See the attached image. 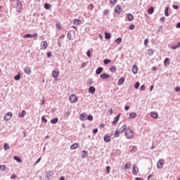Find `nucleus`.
Returning a JSON list of instances; mask_svg holds the SVG:
<instances>
[{"label":"nucleus","instance_id":"f257e3e1","mask_svg":"<svg viewBox=\"0 0 180 180\" xmlns=\"http://www.w3.org/2000/svg\"><path fill=\"white\" fill-rule=\"evenodd\" d=\"M134 136V132L133 131V130L130 129V128H128L126 129L125 136L127 139H133Z\"/></svg>","mask_w":180,"mask_h":180},{"label":"nucleus","instance_id":"f03ea898","mask_svg":"<svg viewBox=\"0 0 180 180\" xmlns=\"http://www.w3.org/2000/svg\"><path fill=\"white\" fill-rule=\"evenodd\" d=\"M69 102L70 103H75V102H78V97H77L75 94H72L69 98Z\"/></svg>","mask_w":180,"mask_h":180},{"label":"nucleus","instance_id":"7ed1b4c3","mask_svg":"<svg viewBox=\"0 0 180 180\" xmlns=\"http://www.w3.org/2000/svg\"><path fill=\"white\" fill-rule=\"evenodd\" d=\"M53 78H54L55 81H58V77L60 75V71L58 70H53L51 74Z\"/></svg>","mask_w":180,"mask_h":180},{"label":"nucleus","instance_id":"20e7f679","mask_svg":"<svg viewBox=\"0 0 180 180\" xmlns=\"http://www.w3.org/2000/svg\"><path fill=\"white\" fill-rule=\"evenodd\" d=\"M115 12L116 15H120V13H122V12H123V8H122V6L117 5L115 8Z\"/></svg>","mask_w":180,"mask_h":180},{"label":"nucleus","instance_id":"39448f33","mask_svg":"<svg viewBox=\"0 0 180 180\" xmlns=\"http://www.w3.org/2000/svg\"><path fill=\"white\" fill-rule=\"evenodd\" d=\"M17 12H20L22 9H23V6L22 5V2L20 1L17 0V6H16Z\"/></svg>","mask_w":180,"mask_h":180},{"label":"nucleus","instance_id":"423d86ee","mask_svg":"<svg viewBox=\"0 0 180 180\" xmlns=\"http://www.w3.org/2000/svg\"><path fill=\"white\" fill-rule=\"evenodd\" d=\"M165 162V160H164V159L159 160L157 165L158 169H161L162 168Z\"/></svg>","mask_w":180,"mask_h":180},{"label":"nucleus","instance_id":"0eeeda50","mask_svg":"<svg viewBox=\"0 0 180 180\" xmlns=\"http://www.w3.org/2000/svg\"><path fill=\"white\" fill-rule=\"evenodd\" d=\"M12 116H13L12 112H8L4 115V120H6V122H7L8 120H11V119H12Z\"/></svg>","mask_w":180,"mask_h":180},{"label":"nucleus","instance_id":"6e6552de","mask_svg":"<svg viewBox=\"0 0 180 180\" xmlns=\"http://www.w3.org/2000/svg\"><path fill=\"white\" fill-rule=\"evenodd\" d=\"M49 46V44H47V42L46 41H43L41 42V50H46V49H47V46Z\"/></svg>","mask_w":180,"mask_h":180},{"label":"nucleus","instance_id":"1a4fd4ad","mask_svg":"<svg viewBox=\"0 0 180 180\" xmlns=\"http://www.w3.org/2000/svg\"><path fill=\"white\" fill-rule=\"evenodd\" d=\"M100 77L101 79H109V78H110V75H108V73H103Z\"/></svg>","mask_w":180,"mask_h":180},{"label":"nucleus","instance_id":"9d476101","mask_svg":"<svg viewBox=\"0 0 180 180\" xmlns=\"http://www.w3.org/2000/svg\"><path fill=\"white\" fill-rule=\"evenodd\" d=\"M126 129H127V125L124 124L122 127H120V128H118L117 130H118V131L122 134V133H123V131H124V130H126Z\"/></svg>","mask_w":180,"mask_h":180},{"label":"nucleus","instance_id":"9b49d317","mask_svg":"<svg viewBox=\"0 0 180 180\" xmlns=\"http://www.w3.org/2000/svg\"><path fill=\"white\" fill-rule=\"evenodd\" d=\"M87 116H88V115L86 113H85V112L82 113L79 115V119H80V120L85 121V120H86Z\"/></svg>","mask_w":180,"mask_h":180},{"label":"nucleus","instance_id":"f8f14e48","mask_svg":"<svg viewBox=\"0 0 180 180\" xmlns=\"http://www.w3.org/2000/svg\"><path fill=\"white\" fill-rule=\"evenodd\" d=\"M24 72L27 74V75H30L32 74V69L29 67H25L24 69Z\"/></svg>","mask_w":180,"mask_h":180},{"label":"nucleus","instance_id":"ddd939ff","mask_svg":"<svg viewBox=\"0 0 180 180\" xmlns=\"http://www.w3.org/2000/svg\"><path fill=\"white\" fill-rule=\"evenodd\" d=\"M138 172H139V167H136V165H134L132 168V174L134 175H137Z\"/></svg>","mask_w":180,"mask_h":180},{"label":"nucleus","instance_id":"4468645a","mask_svg":"<svg viewBox=\"0 0 180 180\" xmlns=\"http://www.w3.org/2000/svg\"><path fill=\"white\" fill-rule=\"evenodd\" d=\"M132 72L134 75H136V74H137V72H139V68H137V65H134L132 66Z\"/></svg>","mask_w":180,"mask_h":180},{"label":"nucleus","instance_id":"2eb2a0df","mask_svg":"<svg viewBox=\"0 0 180 180\" xmlns=\"http://www.w3.org/2000/svg\"><path fill=\"white\" fill-rule=\"evenodd\" d=\"M119 119H120V115H117L114 118V121L112 122V124H116L119 122Z\"/></svg>","mask_w":180,"mask_h":180},{"label":"nucleus","instance_id":"dca6fc26","mask_svg":"<svg viewBox=\"0 0 180 180\" xmlns=\"http://www.w3.org/2000/svg\"><path fill=\"white\" fill-rule=\"evenodd\" d=\"M78 147H79V145H78L77 143H75L70 146V150H76V148H78Z\"/></svg>","mask_w":180,"mask_h":180},{"label":"nucleus","instance_id":"f3484780","mask_svg":"<svg viewBox=\"0 0 180 180\" xmlns=\"http://www.w3.org/2000/svg\"><path fill=\"white\" fill-rule=\"evenodd\" d=\"M36 36H37V34H34V35L30 34H27L24 35L22 37L24 39H27V38H30V37H36Z\"/></svg>","mask_w":180,"mask_h":180},{"label":"nucleus","instance_id":"a211bd4d","mask_svg":"<svg viewBox=\"0 0 180 180\" xmlns=\"http://www.w3.org/2000/svg\"><path fill=\"white\" fill-rule=\"evenodd\" d=\"M53 173L51 171L48 172L46 174V180H49L50 176H53Z\"/></svg>","mask_w":180,"mask_h":180},{"label":"nucleus","instance_id":"6ab92c4d","mask_svg":"<svg viewBox=\"0 0 180 180\" xmlns=\"http://www.w3.org/2000/svg\"><path fill=\"white\" fill-rule=\"evenodd\" d=\"M124 81H125L124 77H121L118 81L117 85L119 86L123 85L124 84Z\"/></svg>","mask_w":180,"mask_h":180},{"label":"nucleus","instance_id":"aec40b11","mask_svg":"<svg viewBox=\"0 0 180 180\" xmlns=\"http://www.w3.org/2000/svg\"><path fill=\"white\" fill-rule=\"evenodd\" d=\"M103 71V68H98L97 70H96V74H97V75H99V74H102V72Z\"/></svg>","mask_w":180,"mask_h":180},{"label":"nucleus","instance_id":"412c9836","mask_svg":"<svg viewBox=\"0 0 180 180\" xmlns=\"http://www.w3.org/2000/svg\"><path fill=\"white\" fill-rule=\"evenodd\" d=\"M73 25H75L76 26H79V25H81V20L75 19L73 20Z\"/></svg>","mask_w":180,"mask_h":180},{"label":"nucleus","instance_id":"4be33fe9","mask_svg":"<svg viewBox=\"0 0 180 180\" xmlns=\"http://www.w3.org/2000/svg\"><path fill=\"white\" fill-rule=\"evenodd\" d=\"M150 116L152 117H153V119H158V113H157L156 112H150Z\"/></svg>","mask_w":180,"mask_h":180},{"label":"nucleus","instance_id":"5701e85b","mask_svg":"<svg viewBox=\"0 0 180 180\" xmlns=\"http://www.w3.org/2000/svg\"><path fill=\"white\" fill-rule=\"evenodd\" d=\"M110 140H111L110 136L106 135V136H104V141L105 143H110Z\"/></svg>","mask_w":180,"mask_h":180},{"label":"nucleus","instance_id":"b1692460","mask_svg":"<svg viewBox=\"0 0 180 180\" xmlns=\"http://www.w3.org/2000/svg\"><path fill=\"white\" fill-rule=\"evenodd\" d=\"M127 19H128V20H129V22L133 21V20L134 19V17L133 16V14L129 13V14L127 15Z\"/></svg>","mask_w":180,"mask_h":180},{"label":"nucleus","instance_id":"393cba45","mask_svg":"<svg viewBox=\"0 0 180 180\" xmlns=\"http://www.w3.org/2000/svg\"><path fill=\"white\" fill-rule=\"evenodd\" d=\"M95 91H96V89L92 86L89 89V94H95Z\"/></svg>","mask_w":180,"mask_h":180},{"label":"nucleus","instance_id":"a878e982","mask_svg":"<svg viewBox=\"0 0 180 180\" xmlns=\"http://www.w3.org/2000/svg\"><path fill=\"white\" fill-rule=\"evenodd\" d=\"M19 117H25L26 116V111L22 110V112L18 114Z\"/></svg>","mask_w":180,"mask_h":180},{"label":"nucleus","instance_id":"bb28decb","mask_svg":"<svg viewBox=\"0 0 180 180\" xmlns=\"http://www.w3.org/2000/svg\"><path fill=\"white\" fill-rule=\"evenodd\" d=\"M137 116V114L136 112H131L129 116V119H134Z\"/></svg>","mask_w":180,"mask_h":180},{"label":"nucleus","instance_id":"cd10ccee","mask_svg":"<svg viewBox=\"0 0 180 180\" xmlns=\"http://www.w3.org/2000/svg\"><path fill=\"white\" fill-rule=\"evenodd\" d=\"M148 13L149 15H153V13H154V8L153 7H150L148 10Z\"/></svg>","mask_w":180,"mask_h":180},{"label":"nucleus","instance_id":"c85d7f7f","mask_svg":"<svg viewBox=\"0 0 180 180\" xmlns=\"http://www.w3.org/2000/svg\"><path fill=\"white\" fill-rule=\"evenodd\" d=\"M86 157H88V153H86V151L83 150L82 152V158H86Z\"/></svg>","mask_w":180,"mask_h":180},{"label":"nucleus","instance_id":"c756f323","mask_svg":"<svg viewBox=\"0 0 180 180\" xmlns=\"http://www.w3.org/2000/svg\"><path fill=\"white\" fill-rule=\"evenodd\" d=\"M154 54V50L153 49H149L148 50V55H149L150 57Z\"/></svg>","mask_w":180,"mask_h":180},{"label":"nucleus","instance_id":"7c9ffc66","mask_svg":"<svg viewBox=\"0 0 180 180\" xmlns=\"http://www.w3.org/2000/svg\"><path fill=\"white\" fill-rule=\"evenodd\" d=\"M51 123L52 124H56V123H58V118L56 117L54 119L51 120Z\"/></svg>","mask_w":180,"mask_h":180},{"label":"nucleus","instance_id":"2f4dec72","mask_svg":"<svg viewBox=\"0 0 180 180\" xmlns=\"http://www.w3.org/2000/svg\"><path fill=\"white\" fill-rule=\"evenodd\" d=\"M180 47V42H178L177 43V45L176 46H172L170 48L172 49V50H176V49L179 48Z\"/></svg>","mask_w":180,"mask_h":180},{"label":"nucleus","instance_id":"473e14b6","mask_svg":"<svg viewBox=\"0 0 180 180\" xmlns=\"http://www.w3.org/2000/svg\"><path fill=\"white\" fill-rule=\"evenodd\" d=\"M164 65H169V58H166L164 60Z\"/></svg>","mask_w":180,"mask_h":180},{"label":"nucleus","instance_id":"72a5a7b5","mask_svg":"<svg viewBox=\"0 0 180 180\" xmlns=\"http://www.w3.org/2000/svg\"><path fill=\"white\" fill-rule=\"evenodd\" d=\"M44 8L48 10L51 9V4H49L48 3H46L44 4Z\"/></svg>","mask_w":180,"mask_h":180},{"label":"nucleus","instance_id":"f704fd0d","mask_svg":"<svg viewBox=\"0 0 180 180\" xmlns=\"http://www.w3.org/2000/svg\"><path fill=\"white\" fill-rule=\"evenodd\" d=\"M56 29H58L59 30H61V29H63L61 24L60 22H57L56 24Z\"/></svg>","mask_w":180,"mask_h":180},{"label":"nucleus","instance_id":"c9c22d12","mask_svg":"<svg viewBox=\"0 0 180 180\" xmlns=\"http://www.w3.org/2000/svg\"><path fill=\"white\" fill-rule=\"evenodd\" d=\"M13 159L15 160V161H17V162H22V160L20 159V158H19L18 156H14Z\"/></svg>","mask_w":180,"mask_h":180},{"label":"nucleus","instance_id":"e433bc0d","mask_svg":"<svg viewBox=\"0 0 180 180\" xmlns=\"http://www.w3.org/2000/svg\"><path fill=\"white\" fill-rule=\"evenodd\" d=\"M120 132L118 131V129H117L114 134V137H119V136L120 135Z\"/></svg>","mask_w":180,"mask_h":180},{"label":"nucleus","instance_id":"4c0bfd02","mask_svg":"<svg viewBox=\"0 0 180 180\" xmlns=\"http://www.w3.org/2000/svg\"><path fill=\"white\" fill-rule=\"evenodd\" d=\"M105 39H110V37H112V35L110 33L105 32Z\"/></svg>","mask_w":180,"mask_h":180},{"label":"nucleus","instance_id":"58836bf2","mask_svg":"<svg viewBox=\"0 0 180 180\" xmlns=\"http://www.w3.org/2000/svg\"><path fill=\"white\" fill-rule=\"evenodd\" d=\"M115 43H117V44H120V43H122V38L120 37V38H117L115 39Z\"/></svg>","mask_w":180,"mask_h":180},{"label":"nucleus","instance_id":"ea45409f","mask_svg":"<svg viewBox=\"0 0 180 180\" xmlns=\"http://www.w3.org/2000/svg\"><path fill=\"white\" fill-rule=\"evenodd\" d=\"M131 167V164H130V163H127V164H125V165H124V168H125V169H129V168Z\"/></svg>","mask_w":180,"mask_h":180},{"label":"nucleus","instance_id":"a19ab883","mask_svg":"<svg viewBox=\"0 0 180 180\" xmlns=\"http://www.w3.org/2000/svg\"><path fill=\"white\" fill-rule=\"evenodd\" d=\"M110 71L111 72H115V71H116V66L113 65L110 68Z\"/></svg>","mask_w":180,"mask_h":180},{"label":"nucleus","instance_id":"79ce46f5","mask_svg":"<svg viewBox=\"0 0 180 180\" xmlns=\"http://www.w3.org/2000/svg\"><path fill=\"white\" fill-rule=\"evenodd\" d=\"M103 63L104 64H109L110 63H112V60L110 59H105Z\"/></svg>","mask_w":180,"mask_h":180},{"label":"nucleus","instance_id":"37998d69","mask_svg":"<svg viewBox=\"0 0 180 180\" xmlns=\"http://www.w3.org/2000/svg\"><path fill=\"white\" fill-rule=\"evenodd\" d=\"M4 150H9V148H10L9 144H8V143H4Z\"/></svg>","mask_w":180,"mask_h":180},{"label":"nucleus","instance_id":"c03bdc74","mask_svg":"<svg viewBox=\"0 0 180 180\" xmlns=\"http://www.w3.org/2000/svg\"><path fill=\"white\" fill-rule=\"evenodd\" d=\"M14 79H15V81H19V79H20V74L15 75Z\"/></svg>","mask_w":180,"mask_h":180},{"label":"nucleus","instance_id":"a18cd8bd","mask_svg":"<svg viewBox=\"0 0 180 180\" xmlns=\"http://www.w3.org/2000/svg\"><path fill=\"white\" fill-rule=\"evenodd\" d=\"M134 88L139 89V88H140V82H137L134 85Z\"/></svg>","mask_w":180,"mask_h":180},{"label":"nucleus","instance_id":"49530a36","mask_svg":"<svg viewBox=\"0 0 180 180\" xmlns=\"http://www.w3.org/2000/svg\"><path fill=\"white\" fill-rule=\"evenodd\" d=\"M136 151H137V147L136 146H133L131 150V153H136Z\"/></svg>","mask_w":180,"mask_h":180},{"label":"nucleus","instance_id":"de8ad7c7","mask_svg":"<svg viewBox=\"0 0 180 180\" xmlns=\"http://www.w3.org/2000/svg\"><path fill=\"white\" fill-rule=\"evenodd\" d=\"M86 119H87V120L92 121V120H94V117L91 115H90L89 116L87 115Z\"/></svg>","mask_w":180,"mask_h":180},{"label":"nucleus","instance_id":"09e8293b","mask_svg":"<svg viewBox=\"0 0 180 180\" xmlns=\"http://www.w3.org/2000/svg\"><path fill=\"white\" fill-rule=\"evenodd\" d=\"M5 168H6V166L4 165H2L0 166V171H5Z\"/></svg>","mask_w":180,"mask_h":180},{"label":"nucleus","instance_id":"8fccbe9b","mask_svg":"<svg viewBox=\"0 0 180 180\" xmlns=\"http://www.w3.org/2000/svg\"><path fill=\"white\" fill-rule=\"evenodd\" d=\"M169 8L167 7L166 10L165 11V16H169V13H168Z\"/></svg>","mask_w":180,"mask_h":180},{"label":"nucleus","instance_id":"3c124183","mask_svg":"<svg viewBox=\"0 0 180 180\" xmlns=\"http://www.w3.org/2000/svg\"><path fill=\"white\" fill-rule=\"evenodd\" d=\"M87 9H89L90 11H92L94 9V4H90L88 6Z\"/></svg>","mask_w":180,"mask_h":180},{"label":"nucleus","instance_id":"603ef678","mask_svg":"<svg viewBox=\"0 0 180 180\" xmlns=\"http://www.w3.org/2000/svg\"><path fill=\"white\" fill-rule=\"evenodd\" d=\"M107 174H110V166L106 167Z\"/></svg>","mask_w":180,"mask_h":180},{"label":"nucleus","instance_id":"864d4df0","mask_svg":"<svg viewBox=\"0 0 180 180\" xmlns=\"http://www.w3.org/2000/svg\"><path fill=\"white\" fill-rule=\"evenodd\" d=\"M116 2H117V0H110L111 5H115Z\"/></svg>","mask_w":180,"mask_h":180},{"label":"nucleus","instance_id":"5fc2aeb1","mask_svg":"<svg viewBox=\"0 0 180 180\" xmlns=\"http://www.w3.org/2000/svg\"><path fill=\"white\" fill-rule=\"evenodd\" d=\"M16 178H18V176H16V174H12L11 176V179H16Z\"/></svg>","mask_w":180,"mask_h":180},{"label":"nucleus","instance_id":"6e6d98bb","mask_svg":"<svg viewBox=\"0 0 180 180\" xmlns=\"http://www.w3.org/2000/svg\"><path fill=\"white\" fill-rule=\"evenodd\" d=\"M41 120L44 123H47V119L44 118V116H42Z\"/></svg>","mask_w":180,"mask_h":180},{"label":"nucleus","instance_id":"4d7b16f0","mask_svg":"<svg viewBox=\"0 0 180 180\" xmlns=\"http://www.w3.org/2000/svg\"><path fill=\"white\" fill-rule=\"evenodd\" d=\"M141 91H146V86L143 84L140 87Z\"/></svg>","mask_w":180,"mask_h":180},{"label":"nucleus","instance_id":"13d9d810","mask_svg":"<svg viewBox=\"0 0 180 180\" xmlns=\"http://www.w3.org/2000/svg\"><path fill=\"white\" fill-rule=\"evenodd\" d=\"M136 27L134 26V25H131L130 26H129V30H134V28H135Z\"/></svg>","mask_w":180,"mask_h":180},{"label":"nucleus","instance_id":"bf43d9fd","mask_svg":"<svg viewBox=\"0 0 180 180\" xmlns=\"http://www.w3.org/2000/svg\"><path fill=\"white\" fill-rule=\"evenodd\" d=\"M86 56H87V57H89V58H91V51H87V52H86Z\"/></svg>","mask_w":180,"mask_h":180},{"label":"nucleus","instance_id":"052dcab7","mask_svg":"<svg viewBox=\"0 0 180 180\" xmlns=\"http://www.w3.org/2000/svg\"><path fill=\"white\" fill-rule=\"evenodd\" d=\"M144 44H145V46H148V39H146L144 40Z\"/></svg>","mask_w":180,"mask_h":180},{"label":"nucleus","instance_id":"680f3d73","mask_svg":"<svg viewBox=\"0 0 180 180\" xmlns=\"http://www.w3.org/2000/svg\"><path fill=\"white\" fill-rule=\"evenodd\" d=\"M68 39H69V40H71V39H72L71 32L68 33Z\"/></svg>","mask_w":180,"mask_h":180},{"label":"nucleus","instance_id":"e2e57ef3","mask_svg":"<svg viewBox=\"0 0 180 180\" xmlns=\"http://www.w3.org/2000/svg\"><path fill=\"white\" fill-rule=\"evenodd\" d=\"M103 14H104V15H109V10H105V11H103Z\"/></svg>","mask_w":180,"mask_h":180},{"label":"nucleus","instance_id":"0e129e2a","mask_svg":"<svg viewBox=\"0 0 180 180\" xmlns=\"http://www.w3.org/2000/svg\"><path fill=\"white\" fill-rule=\"evenodd\" d=\"M108 113H110V115H112V113H113V109L110 108L109 110H108Z\"/></svg>","mask_w":180,"mask_h":180},{"label":"nucleus","instance_id":"69168bd1","mask_svg":"<svg viewBox=\"0 0 180 180\" xmlns=\"http://www.w3.org/2000/svg\"><path fill=\"white\" fill-rule=\"evenodd\" d=\"M51 52H48L47 53V57L49 58H50V57H51Z\"/></svg>","mask_w":180,"mask_h":180},{"label":"nucleus","instance_id":"338daca9","mask_svg":"<svg viewBox=\"0 0 180 180\" xmlns=\"http://www.w3.org/2000/svg\"><path fill=\"white\" fill-rule=\"evenodd\" d=\"M175 91L176 92H180V87H176Z\"/></svg>","mask_w":180,"mask_h":180},{"label":"nucleus","instance_id":"774afa93","mask_svg":"<svg viewBox=\"0 0 180 180\" xmlns=\"http://www.w3.org/2000/svg\"><path fill=\"white\" fill-rule=\"evenodd\" d=\"M176 27L177 29H179V27H180V22L176 24Z\"/></svg>","mask_w":180,"mask_h":180}]
</instances>
